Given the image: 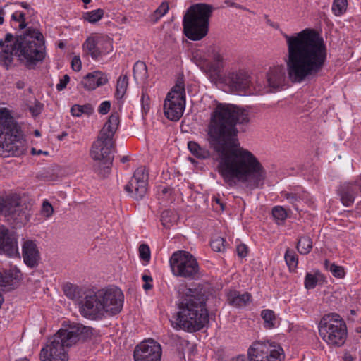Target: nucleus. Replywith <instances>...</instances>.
I'll list each match as a JSON object with an SVG mask.
<instances>
[{
    "mask_svg": "<svg viewBox=\"0 0 361 361\" xmlns=\"http://www.w3.org/2000/svg\"><path fill=\"white\" fill-rule=\"evenodd\" d=\"M250 120L247 109L230 104H217L211 114L207 140L219 155L218 173L230 188L241 183L253 190L262 187L266 178L257 158L240 146L236 125H246Z\"/></svg>",
    "mask_w": 361,
    "mask_h": 361,
    "instance_id": "nucleus-1",
    "label": "nucleus"
},
{
    "mask_svg": "<svg viewBox=\"0 0 361 361\" xmlns=\"http://www.w3.org/2000/svg\"><path fill=\"white\" fill-rule=\"evenodd\" d=\"M287 44L286 65L289 79L295 83L318 76L323 69L327 49L321 35L311 29L283 35Z\"/></svg>",
    "mask_w": 361,
    "mask_h": 361,
    "instance_id": "nucleus-2",
    "label": "nucleus"
},
{
    "mask_svg": "<svg viewBox=\"0 0 361 361\" xmlns=\"http://www.w3.org/2000/svg\"><path fill=\"white\" fill-rule=\"evenodd\" d=\"M0 65L6 70L11 68L13 55L27 70H35L46 57L44 36L37 30L27 28L23 33L13 35L7 33L0 39Z\"/></svg>",
    "mask_w": 361,
    "mask_h": 361,
    "instance_id": "nucleus-3",
    "label": "nucleus"
},
{
    "mask_svg": "<svg viewBox=\"0 0 361 361\" xmlns=\"http://www.w3.org/2000/svg\"><path fill=\"white\" fill-rule=\"evenodd\" d=\"M123 298L121 290L116 286L87 290L79 302V312L91 320L101 319L105 314L116 315L122 310Z\"/></svg>",
    "mask_w": 361,
    "mask_h": 361,
    "instance_id": "nucleus-4",
    "label": "nucleus"
},
{
    "mask_svg": "<svg viewBox=\"0 0 361 361\" xmlns=\"http://www.w3.org/2000/svg\"><path fill=\"white\" fill-rule=\"evenodd\" d=\"M207 296L200 288H185L178 300L177 324L190 332L202 329L209 322Z\"/></svg>",
    "mask_w": 361,
    "mask_h": 361,
    "instance_id": "nucleus-5",
    "label": "nucleus"
},
{
    "mask_svg": "<svg viewBox=\"0 0 361 361\" xmlns=\"http://www.w3.org/2000/svg\"><path fill=\"white\" fill-rule=\"evenodd\" d=\"M25 149V140L18 123L8 111H0V157H18Z\"/></svg>",
    "mask_w": 361,
    "mask_h": 361,
    "instance_id": "nucleus-6",
    "label": "nucleus"
},
{
    "mask_svg": "<svg viewBox=\"0 0 361 361\" xmlns=\"http://www.w3.org/2000/svg\"><path fill=\"white\" fill-rule=\"evenodd\" d=\"M318 328L320 337L330 346L341 347L347 339L346 324L337 313L324 314L319 323Z\"/></svg>",
    "mask_w": 361,
    "mask_h": 361,
    "instance_id": "nucleus-7",
    "label": "nucleus"
},
{
    "mask_svg": "<svg viewBox=\"0 0 361 361\" xmlns=\"http://www.w3.org/2000/svg\"><path fill=\"white\" fill-rule=\"evenodd\" d=\"M0 214L13 227H20L29 221L32 212L30 207L21 203L18 195H10L0 198Z\"/></svg>",
    "mask_w": 361,
    "mask_h": 361,
    "instance_id": "nucleus-8",
    "label": "nucleus"
},
{
    "mask_svg": "<svg viewBox=\"0 0 361 361\" xmlns=\"http://www.w3.org/2000/svg\"><path fill=\"white\" fill-rule=\"evenodd\" d=\"M207 56L211 58L212 61H209L205 57L202 51L196 50L192 54V61L211 80H216L219 78L224 66V58L219 47L209 46L207 48Z\"/></svg>",
    "mask_w": 361,
    "mask_h": 361,
    "instance_id": "nucleus-9",
    "label": "nucleus"
},
{
    "mask_svg": "<svg viewBox=\"0 0 361 361\" xmlns=\"http://www.w3.org/2000/svg\"><path fill=\"white\" fill-rule=\"evenodd\" d=\"M114 141L102 136L92 143L90 157L98 161L94 164V171L99 175L105 177L110 173L114 161Z\"/></svg>",
    "mask_w": 361,
    "mask_h": 361,
    "instance_id": "nucleus-10",
    "label": "nucleus"
},
{
    "mask_svg": "<svg viewBox=\"0 0 361 361\" xmlns=\"http://www.w3.org/2000/svg\"><path fill=\"white\" fill-rule=\"evenodd\" d=\"M169 264L176 276L195 280L200 277V267L196 258L189 252L178 250L172 254Z\"/></svg>",
    "mask_w": 361,
    "mask_h": 361,
    "instance_id": "nucleus-11",
    "label": "nucleus"
},
{
    "mask_svg": "<svg viewBox=\"0 0 361 361\" xmlns=\"http://www.w3.org/2000/svg\"><path fill=\"white\" fill-rule=\"evenodd\" d=\"M185 107V82L183 77L178 78L176 85L167 94L164 104L166 117L177 121L183 114Z\"/></svg>",
    "mask_w": 361,
    "mask_h": 361,
    "instance_id": "nucleus-12",
    "label": "nucleus"
},
{
    "mask_svg": "<svg viewBox=\"0 0 361 361\" xmlns=\"http://www.w3.org/2000/svg\"><path fill=\"white\" fill-rule=\"evenodd\" d=\"M112 39L107 37H88L82 44L84 54L99 60L113 51Z\"/></svg>",
    "mask_w": 361,
    "mask_h": 361,
    "instance_id": "nucleus-13",
    "label": "nucleus"
},
{
    "mask_svg": "<svg viewBox=\"0 0 361 361\" xmlns=\"http://www.w3.org/2000/svg\"><path fill=\"white\" fill-rule=\"evenodd\" d=\"M251 78L249 73L242 69L231 70L223 78V82L229 90L239 95H247Z\"/></svg>",
    "mask_w": 361,
    "mask_h": 361,
    "instance_id": "nucleus-14",
    "label": "nucleus"
},
{
    "mask_svg": "<svg viewBox=\"0 0 361 361\" xmlns=\"http://www.w3.org/2000/svg\"><path fill=\"white\" fill-rule=\"evenodd\" d=\"M94 329L90 326H85L80 324H76L70 326L68 329H59L55 335L68 347L75 345L78 341H87L90 339L93 335Z\"/></svg>",
    "mask_w": 361,
    "mask_h": 361,
    "instance_id": "nucleus-15",
    "label": "nucleus"
},
{
    "mask_svg": "<svg viewBox=\"0 0 361 361\" xmlns=\"http://www.w3.org/2000/svg\"><path fill=\"white\" fill-rule=\"evenodd\" d=\"M55 334L51 337L46 345L41 349L40 360L41 361H68V355L66 345Z\"/></svg>",
    "mask_w": 361,
    "mask_h": 361,
    "instance_id": "nucleus-16",
    "label": "nucleus"
},
{
    "mask_svg": "<svg viewBox=\"0 0 361 361\" xmlns=\"http://www.w3.org/2000/svg\"><path fill=\"white\" fill-rule=\"evenodd\" d=\"M148 174L142 166L137 168L130 181L125 186V190L134 199L142 200L147 190Z\"/></svg>",
    "mask_w": 361,
    "mask_h": 361,
    "instance_id": "nucleus-17",
    "label": "nucleus"
},
{
    "mask_svg": "<svg viewBox=\"0 0 361 361\" xmlns=\"http://www.w3.org/2000/svg\"><path fill=\"white\" fill-rule=\"evenodd\" d=\"M133 357L135 361H160L161 347L158 342L149 338L136 345Z\"/></svg>",
    "mask_w": 361,
    "mask_h": 361,
    "instance_id": "nucleus-18",
    "label": "nucleus"
},
{
    "mask_svg": "<svg viewBox=\"0 0 361 361\" xmlns=\"http://www.w3.org/2000/svg\"><path fill=\"white\" fill-rule=\"evenodd\" d=\"M215 8L209 4L197 3L186 11L183 23H209Z\"/></svg>",
    "mask_w": 361,
    "mask_h": 361,
    "instance_id": "nucleus-19",
    "label": "nucleus"
},
{
    "mask_svg": "<svg viewBox=\"0 0 361 361\" xmlns=\"http://www.w3.org/2000/svg\"><path fill=\"white\" fill-rule=\"evenodd\" d=\"M0 255L8 257H20L16 235L4 226H0Z\"/></svg>",
    "mask_w": 361,
    "mask_h": 361,
    "instance_id": "nucleus-20",
    "label": "nucleus"
},
{
    "mask_svg": "<svg viewBox=\"0 0 361 361\" xmlns=\"http://www.w3.org/2000/svg\"><path fill=\"white\" fill-rule=\"evenodd\" d=\"M280 194L281 197L286 200L297 211L299 210L298 204L300 202H305L307 203L310 201L309 193L300 186L290 188L288 190L281 191Z\"/></svg>",
    "mask_w": 361,
    "mask_h": 361,
    "instance_id": "nucleus-21",
    "label": "nucleus"
},
{
    "mask_svg": "<svg viewBox=\"0 0 361 361\" xmlns=\"http://www.w3.org/2000/svg\"><path fill=\"white\" fill-rule=\"evenodd\" d=\"M22 256L25 264L30 268L37 267L40 258L37 243L32 240H26L22 245Z\"/></svg>",
    "mask_w": 361,
    "mask_h": 361,
    "instance_id": "nucleus-22",
    "label": "nucleus"
},
{
    "mask_svg": "<svg viewBox=\"0 0 361 361\" xmlns=\"http://www.w3.org/2000/svg\"><path fill=\"white\" fill-rule=\"evenodd\" d=\"M286 71L283 65L271 68L267 75V82L271 90H278L285 85Z\"/></svg>",
    "mask_w": 361,
    "mask_h": 361,
    "instance_id": "nucleus-23",
    "label": "nucleus"
},
{
    "mask_svg": "<svg viewBox=\"0 0 361 361\" xmlns=\"http://www.w3.org/2000/svg\"><path fill=\"white\" fill-rule=\"evenodd\" d=\"M107 82V75L100 71H95L84 76L81 81V85L87 90H94Z\"/></svg>",
    "mask_w": 361,
    "mask_h": 361,
    "instance_id": "nucleus-24",
    "label": "nucleus"
},
{
    "mask_svg": "<svg viewBox=\"0 0 361 361\" xmlns=\"http://www.w3.org/2000/svg\"><path fill=\"white\" fill-rule=\"evenodd\" d=\"M357 195V190L353 182L343 183L338 189V195L345 207H350L354 203Z\"/></svg>",
    "mask_w": 361,
    "mask_h": 361,
    "instance_id": "nucleus-25",
    "label": "nucleus"
},
{
    "mask_svg": "<svg viewBox=\"0 0 361 361\" xmlns=\"http://www.w3.org/2000/svg\"><path fill=\"white\" fill-rule=\"evenodd\" d=\"M209 24H183V32L190 39L200 40L208 32Z\"/></svg>",
    "mask_w": 361,
    "mask_h": 361,
    "instance_id": "nucleus-26",
    "label": "nucleus"
},
{
    "mask_svg": "<svg viewBox=\"0 0 361 361\" xmlns=\"http://www.w3.org/2000/svg\"><path fill=\"white\" fill-rule=\"evenodd\" d=\"M260 352L254 356V361H280L283 357V350L280 346L271 350L260 349Z\"/></svg>",
    "mask_w": 361,
    "mask_h": 361,
    "instance_id": "nucleus-27",
    "label": "nucleus"
},
{
    "mask_svg": "<svg viewBox=\"0 0 361 361\" xmlns=\"http://www.w3.org/2000/svg\"><path fill=\"white\" fill-rule=\"evenodd\" d=\"M251 298L252 295L250 293H241L235 290H230L227 295L228 303L237 308L246 306L251 301Z\"/></svg>",
    "mask_w": 361,
    "mask_h": 361,
    "instance_id": "nucleus-28",
    "label": "nucleus"
},
{
    "mask_svg": "<svg viewBox=\"0 0 361 361\" xmlns=\"http://www.w3.org/2000/svg\"><path fill=\"white\" fill-rule=\"evenodd\" d=\"M118 124L119 116L118 113H112L101 130L99 135L113 140L114 135L118 128Z\"/></svg>",
    "mask_w": 361,
    "mask_h": 361,
    "instance_id": "nucleus-29",
    "label": "nucleus"
},
{
    "mask_svg": "<svg viewBox=\"0 0 361 361\" xmlns=\"http://www.w3.org/2000/svg\"><path fill=\"white\" fill-rule=\"evenodd\" d=\"M133 78L137 84H146L148 80V71L146 64L141 61L135 63L133 68Z\"/></svg>",
    "mask_w": 361,
    "mask_h": 361,
    "instance_id": "nucleus-30",
    "label": "nucleus"
},
{
    "mask_svg": "<svg viewBox=\"0 0 361 361\" xmlns=\"http://www.w3.org/2000/svg\"><path fill=\"white\" fill-rule=\"evenodd\" d=\"M326 282V278L319 270L314 274L307 272L305 276L304 286L307 290L314 289L317 284H323Z\"/></svg>",
    "mask_w": 361,
    "mask_h": 361,
    "instance_id": "nucleus-31",
    "label": "nucleus"
},
{
    "mask_svg": "<svg viewBox=\"0 0 361 361\" xmlns=\"http://www.w3.org/2000/svg\"><path fill=\"white\" fill-rule=\"evenodd\" d=\"M188 148L190 153L197 159H207L210 157V152L195 141H189Z\"/></svg>",
    "mask_w": 361,
    "mask_h": 361,
    "instance_id": "nucleus-32",
    "label": "nucleus"
},
{
    "mask_svg": "<svg viewBox=\"0 0 361 361\" xmlns=\"http://www.w3.org/2000/svg\"><path fill=\"white\" fill-rule=\"evenodd\" d=\"M271 91L267 83L265 84L264 80H257L254 85L251 82L249 84L247 95L264 94Z\"/></svg>",
    "mask_w": 361,
    "mask_h": 361,
    "instance_id": "nucleus-33",
    "label": "nucleus"
},
{
    "mask_svg": "<svg viewBox=\"0 0 361 361\" xmlns=\"http://www.w3.org/2000/svg\"><path fill=\"white\" fill-rule=\"evenodd\" d=\"M64 294L71 300L80 302L84 295L82 288L72 284H66L63 288Z\"/></svg>",
    "mask_w": 361,
    "mask_h": 361,
    "instance_id": "nucleus-34",
    "label": "nucleus"
},
{
    "mask_svg": "<svg viewBox=\"0 0 361 361\" xmlns=\"http://www.w3.org/2000/svg\"><path fill=\"white\" fill-rule=\"evenodd\" d=\"M261 317L264 320V327L267 329H272L277 326V319L273 310L267 309L261 312Z\"/></svg>",
    "mask_w": 361,
    "mask_h": 361,
    "instance_id": "nucleus-35",
    "label": "nucleus"
},
{
    "mask_svg": "<svg viewBox=\"0 0 361 361\" xmlns=\"http://www.w3.org/2000/svg\"><path fill=\"white\" fill-rule=\"evenodd\" d=\"M260 349L266 350L267 347L263 344H253L248 349V357L245 355H238L233 358L231 361H254V356L257 355V353H261Z\"/></svg>",
    "mask_w": 361,
    "mask_h": 361,
    "instance_id": "nucleus-36",
    "label": "nucleus"
},
{
    "mask_svg": "<svg viewBox=\"0 0 361 361\" xmlns=\"http://www.w3.org/2000/svg\"><path fill=\"white\" fill-rule=\"evenodd\" d=\"M94 113V107L91 104L87 103L84 105L75 104L71 109V114L73 116L80 117L82 114L87 116Z\"/></svg>",
    "mask_w": 361,
    "mask_h": 361,
    "instance_id": "nucleus-37",
    "label": "nucleus"
},
{
    "mask_svg": "<svg viewBox=\"0 0 361 361\" xmlns=\"http://www.w3.org/2000/svg\"><path fill=\"white\" fill-rule=\"evenodd\" d=\"M312 248V240L309 236H302L298 239L297 243L298 251L301 255H307Z\"/></svg>",
    "mask_w": 361,
    "mask_h": 361,
    "instance_id": "nucleus-38",
    "label": "nucleus"
},
{
    "mask_svg": "<svg viewBox=\"0 0 361 361\" xmlns=\"http://www.w3.org/2000/svg\"><path fill=\"white\" fill-rule=\"evenodd\" d=\"M271 213L274 220L279 225L283 224L288 217V212L282 206L274 207Z\"/></svg>",
    "mask_w": 361,
    "mask_h": 361,
    "instance_id": "nucleus-39",
    "label": "nucleus"
},
{
    "mask_svg": "<svg viewBox=\"0 0 361 361\" xmlns=\"http://www.w3.org/2000/svg\"><path fill=\"white\" fill-rule=\"evenodd\" d=\"M105 16L104 9L98 8L83 13V18L88 23H97Z\"/></svg>",
    "mask_w": 361,
    "mask_h": 361,
    "instance_id": "nucleus-40",
    "label": "nucleus"
},
{
    "mask_svg": "<svg viewBox=\"0 0 361 361\" xmlns=\"http://www.w3.org/2000/svg\"><path fill=\"white\" fill-rule=\"evenodd\" d=\"M128 85V78L126 75H121L116 85V94L118 98H122L126 92Z\"/></svg>",
    "mask_w": 361,
    "mask_h": 361,
    "instance_id": "nucleus-41",
    "label": "nucleus"
},
{
    "mask_svg": "<svg viewBox=\"0 0 361 361\" xmlns=\"http://www.w3.org/2000/svg\"><path fill=\"white\" fill-rule=\"evenodd\" d=\"M324 267L326 269L329 270L334 277L343 279L345 276V272L343 267L331 264L329 260L324 261Z\"/></svg>",
    "mask_w": 361,
    "mask_h": 361,
    "instance_id": "nucleus-42",
    "label": "nucleus"
},
{
    "mask_svg": "<svg viewBox=\"0 0 361 361\" xmlns=\"http://www.w3.org/2000/svg\"><path fill=\"white\" fill-rule=\"evenodd\" d=\"M176 214L171 210H165L161 215V221L165 228H170L176 221Z\"/></svg>",
    "mask_w": 361,
    "mask_h": 361,
    "instance_id": "nucleus-43",
    "label": "nucleus"
},
{
    "mask_svg": "<svg viewBox=\"0 0 361 361\" xmlns=\"http://www.w3.org/2000/svg\"><path fill=\"white\" fill-rule=\"evenodd\" d=\"M284 259L290 270L295 269L298 264V259L294 250L288 248L286 251Z\"/></svg>",
    "mask_w": 361,
    "mask_h": 361,
    "instance_id": "nucleus-44",
    "label": "nucleus"
},
{
    "mask_svg": "<svg viewBox=\"0 0 361 361\" xmlns=\"http://www.w3.org/2000/svg\"><path fill=\"white\" fill-rule=\"evenodd\" d=\"M169 9V3L167 1H163L151 15V20L153 22H157L168 12Z\"/></svg>",
    "mask_w": 361,
    "mask_h": 361,
    "instance_id": "nucleus-45",
    "label": "nucleus"
},
{
    "mask_svg": "<svg viewBox=\"0 0 361 361\" xmlns=\"http://www.w3.org/2000/svg\"><path fill=\"white\" fill-rule=\"evenodd\" d=\"M348 0H334L332 11L336 16L343 14L347 9Z\"/></svg>",
    "mask_w": 361,
    "mask_h": 361,
    "instance_id": "nucleus-46",
    "label": "nucleus"
},
{
    "mask_svg": "<svg viewBox=\"0 0 361 361\" xmlns=\"http://www.w3.org/2000/svg\"><path fill=\"white\" fill-rule=\"evenodd\" d=\"M225 242L226 240L223 238L217 237L211 241L210 245L215 252H224L225 250Z\"/></svg>",
    "mask_w": 361,
    "mask_h": 361,
    "instance_id": "nucleus-47",
    "label": "nucleus"
},
{
    "mask_svg": "<svg viewBox=\"0 0 361 361\" xmlns=\"http://www.w3.org/2000/svg\"><path fill=\"white\" fill-rule=\"evenodd\" d=\"M12 281L13 276L10 273L0 271V292H2L4 288L11 285Z\"/></svg>",
    "mask_w": 361,
    "mask_h": 361,
    "instance_id": "nucleus-48",
    "label": "nucleus"
},
{
    "mask_svg": "<svg viewBox=\"0 0 361 361\" xmlns=\"http://www.w3.org/2000/svg\"><path fill=\"white\" fill-rule=\"evenodd\" d=\"M140 258L144 261L149 262L150 259V250L147 244H141L139 247Z\"/></svg>",
    "mask_w": 361,
    "mask_h": 361,
    "instance_id": "nucleus-49",
    "label": "nucleus"
},
{
    "mask_svg": "<svg viewBox=\"0 0 361 361\" xmlns=\"http://www.w3.org/2000/svg\"><path fill=\"white\" fill-rule=\"evenodd\" d=\"M41 213L46 218H49L54 213V208L52 205L47 200L42 203Z\"/></svg>",
    "mask_w": 361,
    "mask_h": 361,
    "instance_id": "nucleus-50",
    "label": "nucleus"
},
{
    "mask_svg": "<svg viewBox=\"0 0 361 361\" xmlns=\"http://www.w3.org/2000/svg\"><path fill=\"white\" fill-rule=\"evenodd\" d=\"M141 104L142 111L146 113L149 109V97L144 88L142 90Z\"/></svg>",
    "mask_w": 361,
    "mask_h": 361,
    "instance_id": "nucleus-51",
    "label": "nucleus"
},
{
    "mask_svg": "<svg viewBox=\"0 0 361 361\" xmlns=\"http://www.w3.org/2000/svg\"><path fill=\"white\" fill-rule=\"evenodd\" d=\"M43 104L39 102H36L33 106L29 107V110L33 116H37L41 114Z\"/></svg>",
    "mask_w": 361,
    "mask_h": 361,
    "instance_id": "nucleus-52",
    "label": "nucleus"
},
{
    "mask_svg": "<svg viewBox=\"0 0 361 361\" xmlns=\"http://www.w3.org/2000/svg\"><path fill=\"white\" fill-rule=\"evenodd\" d=\"M70 77L66 74L60 79L59 82L56 85L58 91H61L66 88L67 84L69 82Z\"/></svg>",
    "mask_w": 361,
    "mask_h": 361,
    "instance_id": "nucleus-53",
    "label": "nucleus"
},
{
    "mask_svg": "<svg viewBox=\"0 0 361 361\" xmlns=\"http://www.w3.org/2000/svg\"><path fill=\"white\" fill-rule=\"evenodd\" d=\"M111 108V103L109 101H104L102 102L98 108V111L100 114L104 115L106 114Z\"/></svg>",
    "mask_w": 361,
    "mask_h": 361,
    "instance_id": "nucleus-54",
    "label": "nucleus"
},
{
    "mask_svg": "<svg viewBox=\"0 0 361 361\" xmlns=\"http://www.w3.org/2000/svg\"><path fill=\"white\" fill-rule=\"evenodd\" d=\"M142 279L145 282L142 286L144 290H149L152 288V284L151 283L152 282V278L151 276L144 274L142 276Z\"/></svg>",
    "mask_w": 361,
    "mask_h": 361,
    "instance_id": "nucleus-55",
    "label": "nucleus"
},
{
    "mask_svg": "<svg viewBox=\"0 0 361 361\" xmlns=\"http://www.w3.org/2000/svg\"><path fill=\"white\" fill-rule=\"evenodd\" d=\"M236 252L238 257L244 258L247 255L248 247L245 244H240L236 247Z\"/></svg>",
    "mask_w": 361,
    "mask_h": 361,
    "instance_id": "nucleus-56",
    "label": "nucleus"
},
{
    "mask_svg": "<svg viewBox=\"0 0 361 361\" xmlns=\"http://www.w3.org/2000/svg\"><path fill=\"white\" fill-rule=\"evenodd\" d=\"M71 67L75 71H80L82 68V63L80 56H75L71 61Z\"/></svg>",
    "mask_w": 361,
    "mask_h": 361,
    "instance_id": "nucleus-57",
    "label": "nucleus"
},
{
    "mask_svg": "<svg viewBox=\"0 0 361 361\" xmlns=\"http://www.w3.org/2000/svg\"><path fill=\"white\" fill-rule=\"evenodd\" d=\"M11 19L18 23H25V13L22 11H16L11 14Z\"/></svg>",
    "mask_w": 361,
    "mask_h": 361,
    "instance_id": "nucleus-58",
    "label": "nucleus"
},
{
    "mask_svg": "<svg viewBox=\"0 0 361 361\" xmlns=\"http://www.w3.org/2000/svg\"><path fill=\"white\" fill-rule=\"evenodd\" d=\"M225 4L230 7H235L238 9H241L243 11H247L246 8L243 7V6L238 4L233 1H231V0H226Z\"/></svg>",
    "mask_w": 361,
    "mask_h": 361,
    "instance_id": "nucleus-59",
    "label": "nucleus"
},
{
    "mask_svg": "<svg viewBox=\"0 0 361 361\" xmlns=\"http://www.w3.org/2000/svg\"><path fill=\"white\" fill-rule=\"evenodd\" d=\"M353 183L356 190H357V189H359L361 192V175L359 177H357V179Z\"/></svg>",
    "mask_w": 361,
    "mask_h": 361,
    "instance_id": "nucleus-60",
    "label": "nucleus"
},
{
    "mask_svg": "<svg viewBox=\"0 0 361 361\" xmlns=\"http://www.w3.org/2000/svg\"><path fill=\"white\" fill-rule=\"evenodd\" d=\"M16 87L19 90H22L25 87V82L22 80H18L16 83Z\"/></svg>",
    "mask_w": 361,
    "mask_h": 361,
    "instance_id": "nucleus-61",
    "label": "nucleus"
},
{
    "mask_svg": "<svg viewBox=\"0 0 361 361\" xmlns=\"http://www.w3.org/2000/svg\"><path fill=\"white\" fill-rule=\"evenodd\" d=\"M5 11L4 9L0 10V23H3L4 20Z\"/></svg>",
    "mask_w": 361,
    "mask_h": 361,
    "instance_id": "nucleus-62",
    "label": "nucleus"
},
{
    "mask_svg": "<svg viewBox=\"0 0 361 361\" xmlns=\"http://www.w3.org/2000/svg\"><path fill=\"white\" fill-rule=\"evenodd\" d=\"M344 361H353V358L350 355H345L344 357Z\"/></svg>",
    "mask_w": 361,
    "mask_h": 361,
    "instance_id": "nucleus-63",
    "label": "nucleus"
},
{
    "mask_svg": "<svg viewBox=\"0 0 361 361\" xmlns=\"http://www.w3.org/2000/svg\"><path fill=\"white\" fill-rule=\"evenodd\" d=\"M32 153L33 154H42L43 152L42 150L37 151L35 148H32Z\"/></svg>",
    "mask_w": 361,
    "mask_h": 361,
    "instance_id": "nucleus-64",
    "label": "nucleus"
}]
</instances>
